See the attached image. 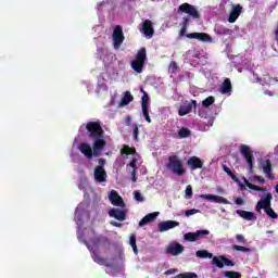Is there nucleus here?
Masks as SVG:
<instances>
[{
  "mask_svg": "<svg viewBox=\"0 0 278 278\" xmlns=\"http://www.w3.org/2000/svg\"><path fill=\"white\" fill-rule=\"evenodd\" d=\"M166 168L173 175H177V177H184L186 175V167H184V161L179 159L177 155H169L167 163H166Z\"/></svg>",
  "mask_w": 278,
  "mask_h": 278,
  "instance_id": "obj_2",
  "label": "nucleus"
},
{
  "mask_svg": "<svg viewBox=\"0 0 278 278\" xmlns=\"http://www.w3.org/2000/svg\"><path fill=\"white\" fill-rule=\"evenodd\" d=\"M265 214H267V216L269 218H273L274 220L278 218V214L275 213V210H273V207H268L267 210H265Z\"/></svg>",
  "mask_w": 278,
  "mask_h": 278,
  "instance_id": "obj_38",
  "label": "nucleus"
},
{
  "mask_svg": "<svg viewBox=\"0 0 278 278\" xmlns=\"http://www.w3.org/2000/svg\"><path fill=\"white\" fill-rule=\"evenodd\" d=\"M195 236L198 238V240H200V238H206V236H210V230H197L195 231Z\"/></svg>",
  "mask_w": 278,
  "mask_h": 278,
  "instance_id": "obj_41",
  "label": "nucleus"
},
{
  "mask_svg": "<svg viewBox=\"0 0 278 278\" xmlns=\"http://www.w3.org/2000/svg\"><path fill=\"white\" fill-rule=\"evenodd\" d=\"M121 155H125L126 157H128V155H136V148L124 144L123 149H121Z\"/></svg>",
  "mask_w": 278,
  "mask_h": 278,
  "instance_id": "obj_30",
  "label": "nucleus"
},
{
  "mask_svg": "<svg viewBox=\"0 0 278 278\" xmlns=\"http://www.w3.org/2000/svg\"><path fill=\"white\" fill-rule=\"evenodd\" d=\"M223 170L224 173L228 174V176L232 179V181H235L236 184H239V187L241 188V190H244V185L240 182V178H238V176H236V174L231 172V168L227 167V165H223Z\"/></svg>",
  "mask_w": 278,
  "mask_h": 278,
  "instance_id": "obj_25",
  "label": "nucleus"
},
{
  "mask_svg": "<svg viewBox=\"0 0 278 278\" xmlns=\"http://www.w3.org/2000/svg\"><path fill=\"white\" fill-rule=\"evenodd\" d=\"M78 151H80V153H83V155L85 157H87L88 160H92V155H94V151H93L92 147H90V144H88L86 142H81L78 146Z\"/></svg>",
  "mask_w": 278,
  "mask_h": 278,
  "instance_id": "obj_17",
  "label": "nucleus"
},
{
  "mask_svg": "<svg viewBox=\"0 0 278 278\" xmlns=\"http://www.w3.org/2000/svg\"><path fill=\"white\" fill-rule=\"evenodd\" d=\"M194 109H197V100H191L190 103L184 104L179 108L178 115L186 116V114H190Z\"/></svg>",
  "mask_w": 278,
  "mask_h": 278,
  "instance_id": "obj_18",
  "label": "nucleus"
},
{
  "mask_svg": "<svg viewBox=\"0 0 278 278\" xmlns=\"http://www.w3.org/2000/svg\"><path fill=\"white\" fill-rule=\"evenodd\" d=\"M224 276L226 278H242V275H240L238 271H225Z\"/></svg>",
  "mask_w": 278,
  "mask_h": 278,
  "instance_id": "obj_40",
  "label": "nucleus"
},
{
  "mask_svg": "<svg viewBox=\"0 0 278 278\" xmlns=\"http://www.w3.org/2000/svg\"><path fill=\"white\" fill-rule=\"evenodd\" d=\"M190 136H192V131L186 127H182L178 130L179 138H190Z\"/></svg>",
  "mask_w": 278,
  "mask_h": 278,
  "instance_id": "obj_33",
  "label": "nucleus"
},
{
  "mask_svg": "<svg viewBox=\"0 0 278 278\" xmlns=\"http://www.w3.org/2000/svg\"><path fill=\"white\" fill-rule=\"evenodd\" d=\"M265 94H268L269 97H273V92L268 91V90L265 91Z\"/></svg>",
  "mask_w": 278,
  "mask_h": 278,
  "instance_id": "obj_55",
  "label": "nucleus"
},
{
  "mask_svg": "<svg viewBox=\"0 0 278 278\" xmlns=\"http://www.w3.org/2000/svg\"><path fill=\"white\" fill-rule=\"evenodd\" d=\"M237 214L240 218H243V220H257V216L253 212L237 210Z\"/></svg>",
  "mask_w": 278,
  "mask_h": 278,
  "instance_id": "obj_24",
  "label": "nucleus"
},
{
  "mask_svg": "<svg viewBox=\"0 0 278 278\" xmlns=\"http://www.w3.org/2000/svg\"><path fill=\"white\" fill-rule=\"evenodd\" d=\"M132 135H134V140H138V136H140V129H138V125H134Z\"/></svg>",
  "mask_w": 278,
  "mask_h": 278,
  "instance_id": "obj_44",
  "label": "nucleus"
},
{
  "mask_svg": "<svg viewBox=\"0 0 278 278\" xmlns=\"http://www.w3.org/2000/svg\"><path fill=\"white\" fill-rule=\"evenodd\" d=\"M157 216H160V212H153L146 215L140 222L139 227H144V225H149V223H153Z\"/></svg>",
  "mask_w": 278,
  "mask_h": 278,
  "instance_id": "obj_22",
  "label": "nucleus"
},
{
  "mask_svg": "<svg viewBox=\"0 0 278 278\" xmlns=\"http://www.w3.org/2000/svg\"><path fill=\"white\" fill-rule=\"evenodd\" d=\"M216 31H217V34H219L220 36H227V35L230 34L231 30H230L229 28L225 27V26H217V27H216Z\"/></svg>",
  "mask_w": 278,
  "mask_h": 278,
  "instance_id": "obj_36",
  "label": "nucleus"
},
{
  "mask_svg": "<svg viewBox=\"0 0 278 278\" xmlns=\"http://www.w3.org/2000/svg\"><path fill=\"white\" fill-rule=\"evenodd\" d=\"M98 164V166H102L103 168V166H105V159H99Z\"/></svg>",
  "mask_w": 278,
  "mask_h": 278,
  "instance_id": "obj_52",
  "label": "nucleus"
},
{
  "mask_svg": "<svg viewBox=\"0 0 278 278\" xmlns=\"http://www.w3.org/2000/svg\"><path fill=\"white\" fill-rule=\"evenodd\" d=\"M233 251H240L241 253H251V248L241 247V245H232Z\"/></svg>",
  "mask_w": 278,
  "mask_h": 278,
  "instance_id": "obj_39",
  "label": "nucleus"
},
{
  "mask_svg": "<svg viewBox=\"0 0 278 278\" xmlns=\"http://www.w3.org/2000/svg\"><path fill=\"white\" fill-rule=\"evenodd\" d=\"M144 64H147V48H141L135 55V60L131 61L130 66L135 73H142L144 71Z\"/></svg>",
  "mask_w": 278,
  "mask_h": 278,
  "instance_id": "obj_3",
  "label": "nucleus"
},
{
  "mask_svg": "<svg viewBox=\"0 0 278 278\" xmlns=\"http://www.w3.org/2000/svg\"><path fill=\"white\" fill-rule=\"evenodd\" d=\"M184 240L186 242H197L199 239L197 238V232H187L184 235Z\"/></svg>",
  "mask_w": 278,
  "mask_h": 278,
  "instance_id": "obj_34",
  "label": "nucleus"
},
{
  "mask_svg": "<svg viewBox=\"0 0 278 278\" xmlns=\"http://www.w3.org/2000/svg\"><path fill=\"white\" fill-rule=\"evenodd\" d=\"M93 177L98 184H103L108 181V173L105 172V168L103 166H96Z\"/></svg>",
  "mask_w": 278,
  "mask_h": 278,
  "instance_id": "obj_14",
  "label": "nucleus"
},
{
  "mask_svg": "<svg viewBox=\"0 0 278 278\" xmlns=\"http://www.w3.org/2000/svg\"><path fill=\"white\" fill-rule=\"evenodd\" d=\"M141 34L147 38H153L155 29L153 28V22L151 20H144L140 28Z\"/></svg>",
  "mask_w": 278,
  "mask_h": 278,
  "instance_id": "obj_11",
  "label": "nucleus"
},
{
  "mask_svg": "<svg viewBox=\"0 0 278 278\" xmlns=\"http://www.w3.org/2000/svg\"><path fill=\"white\" fill-rule=\"evenodd\" d=\"M108 144V142L105 141V139H103V137H96L93 138V144H92V149H93V155H100L101 151H103V149H105V146Z\"/></svg>",
  "mask_w": 278,
  "mask_h": 278,
  "instance_id": "obj_13",
  "label": "nucleus"
},
{
  "mask_svg": "<svg viewBox=\"0 0 278 278\" xmlns=\"http://www.w3.org/2000/svg\"><path fill=\"white\" fill-rule=\"evenodd\" d=\"M169 71H172V73H175V71H177V62L172 61L169 63Z\"/></svg>",
  "mask_w": 278,
  "mask_h": 278,
  "instance_id": "obj_48",
  "label": "nucleus"
},
{
  "mask_svg": "<svg viewBox=\"0 0 278 278\" xmlns=\"http://www.w3.org/2000/svg\"><path fill=\"white\" fill-rule=\"evenodd\" d=\"M131 101H134V96L131 94V92L126 91L119 102V106L125 108V105H129Z\"/></svg>",
  "mask_w": 278,
  "mask_h": 278,
  "instance_id": "obj_28",
  "label": "nucleus"
},
{
  "mask_svg": "<svg viewBox=\"0 0 278 278\" xmlns=\"http://www.w3.org/2000/svg\"><path fill=\"white\" fill-rule=\"evenodd\" d=\"M187 166L191 170H198V168H203V161L199 156H191L187 161Z\"/></svg>",
  "mask_w": 278,
  "mask_h": 278,
  "instance_id": "obj_19",
  "label": "nucleus"
},
{
  "mask_svg": "<svg viewBox=\"0 0 278 278\" xmlns=\"http://www.w3.org/2000/svg\"><path fill=\"white\" fill-rule=\"evenodd\" d=\"M110 225H112V227H123V224L118 222H110Z\"/></svg>",
  "mask_w": 278,
  "mask_h": 278,
  "instance_id": "obj_51",
  "label": "nucleus"
},
{
  "mask_svg": "<svg viewBox=\"0 0 278 278\" xmlns=\"http://www.w3.org/2000/svg\"><path fill=\"white\" fill-rule=\"evenodd\" d=\"M236 205H244V200L242 198H237L235 200Z\"/></svg>",
  "mask_w": 278,
  "mask_h": 278,
  "instance_id": "obj_49",
  "label": "nucleus"
},
{
  "mask_svg": "<svg viewBox=\"0 0 278 278\" xmlns=\"http://www.w3.org/2000/svg\"><path fill=\"white\" fill-rule=\"evenodd\" d=\"M132 181H138V177L136 176V169L132 170Z\"/></svg>",
  "mask_w": 278,
  "mask_h": 278,
  "instance_id": "obj_53",
  "label": "nucleus"
},
{
  "mask_svg": "<svg viewBox=\"0 0 278 278\" xmlns=\"http://www.w3.org/2000/svg\"><path fill=\"white\" fill-rule=\"evenodd\" d=\"M199 212H201V211H199V210H197V208H191V210H188V211H186L185 212V216H194V214H199Z\"/></svg>",
  "mask_w": 278,
  "mask_h": 278,
  "instance_id": "obj_43",
  "label": "nucleus"
},
{
  "mask_svg": "<svg viewBox=\"0 0 278 278\" xmlns=\"http://www.w3.org/2000/svg\"><path fill=\"white\" fill-rule=\"evenodd\" d=\"M197 257H200L201 260H212L214 257V254L207 252L206 250H198L195 252Z\"/></svg>",
  "mask_w": 278,
  "mask_h": 278,
  "instance_id": "obj_31",
  "label": "nucleus"
},
{
  "mask_svg": "<svg viewBox=\"0 0 278 278\" xmlns=\"http://www.w3.org/2000/svg\"><path fill=\"white\" fill-rule=\"evenodd\" d=\"M166 253L174 256L180 255V253H184V245L181 243L172 244L167 248Z\"/></svg>",
  "mask_w": 278,
  "mask_h": 278,
  "instance_id": "obj_23",
  "label": "nucleus"
},
{
  "mask_svg": "<svg viewBox=\"0 0 278 278\" xmlns=\"http://www.w3.org/2000/svg\"><path fill=\"white\" fill-rule=\"evenodd\" d=\"M271 201H273V193H270V192L266 193L256 203V206H255L256 212H262V210H264V212H266V210L271 206V203H270Z\"/></svg>",
  "mask_w": 278,
  "mask_h": 278,
  "instance_id": "obj_9",
  "label": "nucleus"
},
{
  "mask_svg": "<svg viewBox=\"0 0 278 278\" xmlns=\"http://www.w3.org/2000/svg\"><path fill=\"white\" fill-rule=\"evenodd\" d=\"M129 244L132 248L135 255H138V245L136 244V237L135 235L130 236Z\"/></svg>",
  "mask_w": 278,
  "mask_h": 278,
  "instance_id": "obj_37",
  "label": "nucleus"
},
{
  "mask_svg": "<svg viewBox=\"0 0 278 278\" xmlns=\"http://www.w3.org/2000/svg\"><path fill=\"white\" fill-rule=\"evenodd\" d=\"M109 200L111 201L112 205H115V207H122V210H124L125 201L123 200V197H121L116 190H112L110 192Z\"/></svg>",
  "mask_w": 278,
  "mask_h": 278,
  "instance_id": "obj_12",
  "label": "nucleus"
},
{
  "mask_svg": "<svg viewBox=\"0 0 278 278\" xmlns=\"http://www.w3.org/2000/svg\"><path fill=\"white\" fill-rule=\"evenodd\" d=\"M112 40H113V49L118 51L121 47L123 46V42H125V33H123V26L116 25L113 29L112 34Z\"/></svg>",
  "mask_w": 278,
  "mask_h": 278,
  "instance_id": "obj_5",
  "label": "nucleus"
},
{
  "mask_svg": "<svg viewBox=\"0 0 278 278\" xmlns=\"http://www.w3.org/2000/svg\"><path fill=\"white\" fill-rule=\"evenodd\" d=\"M269 81H276L278 84V79L277 78H269Z\"/></svg>",
  "mask_w": 278,
  "mask_h": 278,
  "instance_id": "obj_56",
  "label": "nucleus"
},
{
  "mask_svg": "<svg viewBox=\"0 0 278 278\" xmlns=\"http://www.w3.org/2000/svg\"><path fill=\"white\" fill-rule=\"evenodd\" d=\"M253 179H254V181H258V184H266V179H264V177H262V176L254 175Z\"/></svg>",
  "mask_w": 278,
  "mask_h": 278,
  "instance_id": "obj_47",
  "label": "nucleus"
},
{
  "mask_svg": "<svg viewBox=\"0 0 278 278\" xmlns=\"http://www.w3.org/2000/svg\"><path fill=\"white\" fill-rule=\"evenodd\" d=\"M212 264L217 266V268H225V266H236L233 261L227 258L225 255H219V257L214 256L212 260Z\"/></svg>",
  "mask_w": 278,
  "mask_h": 278,
  "instance_id": "obj_10",
  "label": "nucleus"
},
{
  "mask_svg": "<svg viewBox=\"0 0 278 278\" xmlns=\"http://www.w3.org/2000/svg\"><path fill=\"white\" fill-rule=\"evenodd\" d=\"M275 190H276V192L278 194V185H276Z\"/></svg>",
  "mask_w": 278,
  "mask_h": 278,
  "instance_id": "obj_57",
  "label": "nucleus"
},
{
  "mask_svg": "<svg viewBox=\"0 0 278 278\" xmlns=\"http://www.w3.org/2000/svg\"><path fill=\"white\" fill-rule=\"evenodd\" d=\"M178 12L182 14H188L187 16L182 17V23L180 24L181 28L179 30V36L189 38L190 40H200L201 42H212V36L206 33H190L186 35L188 31V27H190V18L199 20L201 18V13L197 10L195 5H192L188 2H185L179 5Z\"/></svg>",
  "mask_w": 278,
  "mask_h": 278,
  "instance_id": "obj_1",
  "label": "nucleus"
},
{
  "mask_svg": "<svg viewBox=\"0 0 278 278\" xmlns=\"http://www.w3.org/2000/svg\"><path fill=\"white\" fill-rule=\"evenodd\" d=\"M231 90H232V87H231V79L229 78H226L224 80V83L222 84V87L219 89V92H222V94H231Z\"/></svg>",
  "mask_w": 278,
  "mask_h": 278,
  "instance_id": "obj_27",
  "label": "nucleus"
},
{
  "mask_svg": "<svg viewBox=\"0 0 278 278\" xmlns=\"http://www.w3.org/2000/svg\"><path fill=\"white\" fill-rule=\"evenodd\" d=\"M141 92L143 93L141 98L142 114L147 123H151V116H149V103H151V99L149 98V93H147L144 89H141Z\"/></svg>",
  "mask_w": 278,
  "mask_h": 278,
  "instance_id": "obj_8",
  "label": "nucleus"
},
{
  "mask_svg": "<svg viewBox=\"0 0 278 278\" xmlns=\"http://www.w3.org/2000/svg\"><path fill=\"white\" fill-rule=\"evenodd\" d=\"M84 244H86L87 249L90 251V253L92 255V260H93V262H96V264H99L100 266H105L106 268H112V263H110V262H108V260L99 256L97 251H94V248H92V245L90 243H88V241L85 240Z\"/></svg>",
  "mask_w": 278,
  "mask_h": 278,
  "instance_id": "obj_6",
  "label": "nucleus"
},
{
  "mask_svg": "<svg viewBox=\"0 0 278 278\" xmlns=\"http://www.w3.org/2000/svg\"><path fill=\"white\" fill-rule=\"evenodd\" d=\"M86 129L88 131V137L92 140L94 138H103V127L101 126V122H89L86 125Z\"/></svg>",
  "mask_w": 278,
  "mask_h": 278,
  "instance_id": "obj_4",
  "label": "nucleus"
},
{
  "mask_svg": "<svg viewBox=\"0 0 278 278\" xmlns=\"http://www.w3.org/2000/svg\"><path fill=\"white\" fill-rule=\"evenodd\" d=\"M214 101H216V99L213 96L207 97L202 101V108H210V105H214Z\"/></svg>",
  "mask_w": 278,
  "mask_h": 278,
  "instance_id": "obj_35",
  "label": "nucleus"
},
{
  "mask_svg": "<svg viewBox=\"0 0 278 278\" xmlns=\"http://www.w3.org/2000/svg\"><path fill=\"white\" fill-rule=\"evenodd\" d=\"M109 216L111 218H115V220H119V223H123V220L127 219V211L113 207L109 211Z\"/></svg>",
  "mask_w": 278,
  "mask_h": 278,
  "instance_id": "obj_15",
  "label": "nucleus"
},
{
  "mask_svg": "<svg viewBox=\"0 0 278 278\" xmlns=\"http://www.w3.org/2000/svg\"><path fill=\"white\" fill-rule=\"evenodd\" d=\"M137 162H138L137 159H132L131 162L129 163V166H130L131 168H136Z\"/></svg>",
  "mask_w": 278,
  "mask_h": 278,
  "instance_id": "obj_50",
  "label": "nucleus"
},
{
  "mask_svg": "<svg viewBox=\"0 0 278 278\" xmlns=\"http://www.w3.org/2000/svg\"><path fill=\"white\" fill-rule=\"evenodd\" d=\"M236 240L239 242V244H247V239H244V236L242 235H237Z\"/></svg>",
  "mask_w": 278,
  "mask_h": 278,
  "instance_id": "obj_46",
  "label": "nucleus"
},
{
  "mask_svg": "<svg viewBox=\"0 0 278 278\" xmlns=\"http://www.w3.org/2000/svg\"><path fill=\"white\" fill-rule=\"evenodd\" d=\"M240 14H242V7L240 4L232 7V10L230 11V14L228 17V23H236Z\"/></svg>",
  "mask_w": 278,
  "mask_h": 278,
  "instance_id": "obj_20",
  "label": "nucleus"
},
{
  "mask_svg": "<svg viewBox=\"0 0 278 278\" xmlns=\"http://www.w3.org/2000/svg\"><path fill=\"white\" fill-rule=\"evenodd\" d=\"M242 179L247 188H250V190H255L256 192H266V188L251 184L247 177H243Z\"/></svg>",
  "mask_w": 278,
  "mask_h": 278,
  "instance_id": "obj_29",
  "label": "nucleus"
},
{
  "mask_svg": "<svg viewBox=\"0 0 278 278\" xmlns=\"http://www.w3.org/2000/svg\"><path fill=\"white\" fill-rule=\"evenodd\" d=\"M260 168L263 169L267 179H275V175H273V162H270V160L261 162Z\"/></svg>",
  "mask_w": 278,
  "mask_h": 278,
  "instance_id": "obj_16",
  "label": "nucleus"
},
{
  "mask_svg": "<svg viewBox=\"0 0 278 278\" xmlns=\"http://www.w3.org/2000/svg\"><path fill=\"white\" fill-rule=\"evenodd\" d=\"M175 227H179V222L166 220L159 224V231H168V229H175Z\"/></svg>",
  "mask_w": 278,
  "mask_h": 278,
  "instance_id": "obj_21",
  "label": "nucleus"
},
{
  "mask_svg": "<svg viewBox=\"0 0 278 278\" xmlns=\"http://www.w3.org/2000/svg\"><path fill=\"white\" fill-rule=\"evenodd\" d=\"M134 197L135 200L138 201L139 203H142V201H144V197H142V193H140V191H135Z\"/></svg>",
  "mask_w": 278,
  "mask_h": 278,
  "instance_id": "obj_42",
  "label": "nucleus"
},
{
  "mask_svg": "<svg viewBox=\"0 0 278 278\" xmlns=\"http://www.w3.org/2000/svg\"><path fill=\"white\" fill-rule=\"evenodd\" d=\"M102 242L110 244V240L105 237H94L91 239L92 247H99Z\"/></svg>",
  "mask_w": 278,
  "mask_h": 278,
  "instance_id": "obj_32",
  "label": "nucleus"
},
{
  "mask_svg": "<svg viewBox=\"0 0 278 278\" xmlns=\"http://www.w3.org/2000/svg\"><path fill=\"white\" fill-rule=\"evenodd\" d=\"M175 273V269H168L167 271H165V275H173Z\"/></svg>",
  "mask_w": 278,
  "mask_h": 278,
  "instance_id": "obj_54",
  "label": "nucleus"
},
{
  "mask_svg": "<svg viewBox=\"0 0 278 278\" xmlns=\"http://www.w3.org/2000/svg\"><path fill=\"white\" fill-rule=\"evenodd\" d=\"M192 197V186H187L186 188V194H185V199H190Z\"/></svg>",
  "mask_w": 278,
  "mask_h": 278,
  "instance_id": "obj_45",
  "label": "nucleus"
},
{
  "mask_svg": "<svg viewBox=\"0 0 278 278\" xmlns=\"http://www.w3.org/2000/svg\"><path fill=\"white\" fill-rule=\"evenodd\" d=\"M202 199H207V201H217V203H224L227 205L229 201L223 197L214 195V194H203L201 195Z\"/></svg>",
  "mask_w": 278,
  "mask_h": 278,
  "instance_id": "obj_26",
  "label": "nucleus"
},
{
  "mask_svg": "<svg viewBox=\"0 0 278 278\" xmlns=\"http://www.w3.org/2000/svg\"><path fill=\"white\" fill-rule=\"evenodd\" d=\"M240 153L242 157H244L250 173H253V150H251V147L247 144H241L240 146Z\"/></svg>",
  "mask_w": 278,
  "mask_h": 278,
  "instance_id": "obj_7",
  "label": "nucleus"
}]
</instances>
